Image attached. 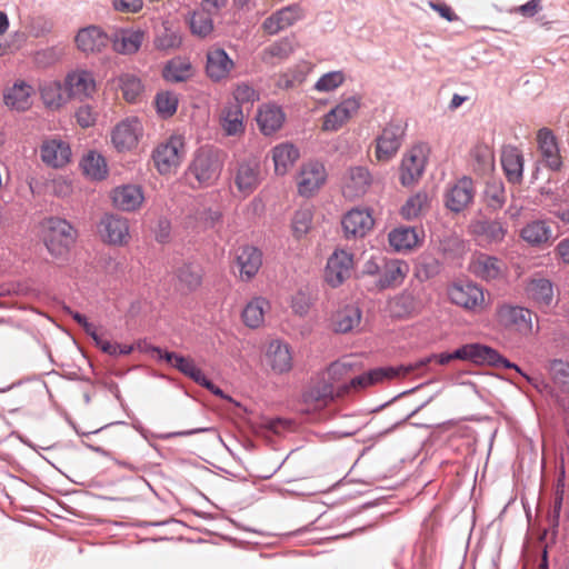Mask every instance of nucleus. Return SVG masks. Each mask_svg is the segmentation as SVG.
Listing matches in <instances>:
<instances>
[{
  "label": "nucleus",
  "mask_w": 569,
  "mask_h": 569,
  "mask_svg": "<svg viewBox=\"0 0 569 569\" xmlns=\"http://www.w3.org/2000/svg\"><path fill=\"white\" fill-rule=\"evenodd\" d=\"M485 197L488 207L493 210L502 208L506 202V191L500 180L488 181L485 189Z\"/></svg>",
  "instance_id": "bf43d9fd"
},
{
  "label": "nucleus",
  "mask_w": 569,
  "mask_h": 569,
  "mask_svg": "<svg viewBox=\"0 0 569 569\" xmlns=\"http://www.w3.org/2000/svg\"><path fill=\"white\" fill-rule=\"evenodd\" d=\"M193 69L190 61L186 58L177 57L171 59L163 68L162 76L170 82H182L190 79Z\"/></svg>",
  "instance_id": "de8ad7c7"
},
{
  "label": "nucleus",
  "mask_w": 569,
  "mask_h": 569,
  "mask_svg": "<svg viewBox=\"0 0 569 569\" xmlns=\"http://www.w3.org/2000/svg\"><path fill=\"white\" fill-rule=\"evenodd\" d=\"M551 237L552 231L545 221H532L521 230V238L530 244L546 243Z\"/></svg>",
  "instance_id": "3c124183"
},
{
  "label": "nucleus",
  "mask_w": 569,
  "mask_h": 569,
  "mask_svg": "<svg viewBox=\"0 0 569 569\" xmlns=\"http://www.w3.org/2000/svg\"><path fill=\"white\" fill-rule=\"evenodd\" d=\"M432 359H435L439 365L442 366L448 365L452 360H468L476 365H489L497 368L502 367L507 369H513L517 373L525 377L528 381L531 380L527 375H525L520 370V368L516 363H512L509 360H507L497 350L479 343L465 345L453 352H442L439 355H435ZM430 361L431 358H428L413 365V371L422 366H426ZM409 367H412V365H410Z\"/></svg>",
  "instance_id": "f257e3e1"
},
{
  "label": "nucleus",
  "mask_w": 569,
  "mask_h": 569,
  "mask_svg": "<svg viewBox=\"0 0 569 569\" xmlns=\"http://www.w3.org/2000/svg\"><path fill=\"white\" fill-rule=\"evenodd\" d=\"M41 240L52 259L66 263L73 248L78 232L66 219L50 217L40 223Z\"/></svg>",
  "instance_id": "f03ea898"
},
{
  "label": "nucleus",
  "mask_w": 569,
  "mask_h": 569,
  "mask_svg": "<svg viewBox=\"0 0 569 569\" xmlns=\"http://www.w3.org/2000/svg\"><path fill=\"white\" fill-rule=\"evenodd\" d=\"M372 179L369 170L365 167L350 168L342 182L343 196L355 199L363 196L371 186Z\"/></svg>",
  "instance_id": "a878e982"
},
{
  "label": "nucleus",
  "mask_w": 569,
  "mask_h": 569,
  "mask_svg": "<svg viewBox=\"0 0 569 569\" xmlns=\"http://www.w3.org/2000/svg\"><path fill=\"white\" fill-rule=\"evenodd\" d=\"M178 107V98L174 93L164 91L156 97V108L163 118L171 117L176 113Z\"/></svg>",
  "instance_id": "052dcab7"
},
{
  "label": "nucleus",
  "mask_w": 569,
  "mask_h": 569,
  "mask_svg": "<svg viewBox=\"0 0 569 569\" xmlns=\"http://www.w3.org/2000/svg\"><path fill=\"white\" fill-rule=\"evenodd\" d=\"M469 233L480 242L497 243L505 239L507 229L499 220L473 219L468 226Z\"/></svg>",
  "instance_id": "aec40b11"
},
{
  "label": "nucleus",
  "mask_w": 569,
  "mask_h": 569,
  "mask_svg": "<svg viewBox=\"0 0 569 569\" xmlns=\"http://www.w3.org/2000/svg\"><path fill=\"white\" fill-rule=\"evenodd\" d=\"M538 147L546 164L558 170L561 166L558 144L556 138L549 129H540L537 134Z\"/></svg>",
  "instance_id": "58836bf2"
},
{
  "label": "nucleus",
  "mask_w": 569,
  "mask_h": 569,
  "mask_svg": "<svg viewBox=\"0 0 569 569\" xmlns=\"http://www.w3.org/2000/svg\"><path fill=\"white\" fill-rule=\"evenodd\" d=\"M190 31L198 38H206L213 31L212 17L204 11L194 10L188 19Z\"/></svg>",
  "instance_id": "864d4df0"
},
{
  "label": "nucleus",
  "mask_w": 569,
  "mask_h": 569,
  "mask_svg": "<svg viewBox=\"0 0 569 569\" xmlns=\"http://www.w3.org/2000/svg\"><path fill=\"white\" fill-rule=\"evenodd\" d=\"M358 366L349 358H343L339 361L331 363L327 370L328 383H332L333 387H338L345 383L346 380H350L351 376L358 371Z\"/></svg>",
  "instance_id": "8fccbe9b"
},
{
  "label": "nucleus",
  "mask_w": 569,
  "mask_h": 569,
  "mask_svg": "<svg viewBox=\"0 0 569 569\" xmlns=\"http://www.w3.org/2000/svg\"><path fill=\"white\" fill-rule=\"evenodd\" d=\"M96 346L110 356L129 355L133 350L132 346L111 342L102 337L99 339L96 338Z\"/></svg>",
  "instance_id": "0e129e2a"
},
{
  "label": "nucleus",
  "mask_w": 569,
  "mask_h": 569,
  "mask_svg": "<svg viewBox=\"0 0 569 569\" xmlns=\"http://www.w3.org/2000/svg\"><path fill=\"white\" fill-rule=\"evenodd\" d=\"M526 292L539 307H549L553 300L552 283L542 277L532 278L526 286Z\"/></svg>",
  "instance_id": "37998d69"
},
{
  "label": "nucleus",
  "mask_w": 569,
  "mask_h": 569,
  "mask_svg": "<svg viewBox=\"0 0 569 569\" xmlns=\"http://www.w3.org/2000/svg\"><path fill=\"white\" fill-rule=\"evenodd\" d=\"M353 268V254L345 249H337L327 261L326 281L332 288H337L351 277Z\"/></svg>",
  "instance_id": "9b49d317"
},
{
  "label": "nucleus",
  "mask_w": 569,
  "mask_h": 569,
  "mask_svg": "<svg viewBox=\"0 0 569 569\" xmlns=\"http://www.w3.org/2000/svg\"><path fill=\"white\" fill-rule=\"evenodd\" d=\"M41 160L52 168H62L69 163L71 150L67 142L59 139H48L40 148Z\"/></svg>",
  "instance_id": "cd10ccee"
},
{
  "label": "nucleus",
  "mask_w": 569,
  "mask_h": 569,
  "mask_svg": "<svg viewBox=\"0 0 569 569\" xmlns=\"http://www.w3.org/2000/svg\"><path fill=\"white\" fill-rule=\"evenodd\" d=\"M143 137V126L136 117L118 122L111 131V143L118 152L133 151Z\"/></svg>",
  "instance_id": "0eeeda50"
},
{
  "label": "nucleus",
  "mask_w": 569,
  "mask_h": 569,
  "mask_svg": "<svg viewBox=\"0 0 569 569\" xmlns=\"http://www.w3.org/2000/svg\"><path fill=\"white\" fill-rule=\"evenodd\" d=\"M361 310L353 305L346 306L338 310L332 318L335 331L346 333L360 325Z\"/></svg>",
  "instance_id": "a18cd8bd"
},
{
  "label": "nucleus",
  "mask_w": 569,
  "mask_h": 569,
  "mask_svg": "<svg viewBox=\"0 0 569 569\" xmlns=\"http://www.w3.org/2000/svg\"><path fill=\"white\" fill-rule=\"evenodd\" d=\"M409 272L407 262L393 259L386 262L382 274L378 281L380 289L393 288L400 286Z\"/></svg>",
  "instance_id": "79ce46f5"
},
{
  "label": "nucleus",
  "mask_w": 569,
  "mask_h": 569,
  "mask_svg": "<svg viewBox=\"0 0 569 569\" xmlns=\"http://www.w3.org/2000/svg\"><path fill=\"white\" fill-rule=\"evenodd\" d=\"M178 279L188 290H194L202 282V269L194 264H183L178 270Z\"/></svg>",
  "instance_id": "13d9d810"
},
{
  "label": "nucleus",
  "mask_w": 569,
  "mask_h": 569,
  "mask_svg": "<svg viewBox=\"0 0 569 569\" xmlns=\"http://www.w3.org/2000/svg\"><path fill=\"white\" fill-rule=\"evenodd\" d=\"M234 102L240 106L242 103L253 102L259 99L257 91L248 83H239L233 91Z\"/></svg>",
  "instance_id": "69168bd1"
},
{
  "label": "nucleus",
  "mask_w": 569,
  "mask_h": 569,
  "mask_svg": "<svg viewBox=\"0 0 569 569\" xmlns=\"http://www.w3.org/2000/svg\"><path fill=\"white\" fill-rule=\"evenodd\" d=\"M313 211L310 207H301L291 219V232L296 239L305 237L312 227Z\"/></svg>",
  "instance_id": "5fc2aeb1"
},
{
  "label": "nucleus",
  "mask_w": 569,
  "mask_h": 569,
  "mask_svg": "<svg viewBox=\"0 0 569 569\" xmlns=\"http://www.w3.org/2000/svg\"><path fill=\"white\" fill-rule=\"evenodd\" d=\"M266 358L271 369L278 373L287 372L292 367V356L289 346L274 340L268 345Z\"/></svg>",
  "instance_id": "c9c22d12"
},
{
  "label": "nucleus",
  "mask_w": 569,
  "mask_h": 569,
  "mask_svg": "<svg viewBox=\"0 0 569 569\" xmlns=\"http://www.w3.org/2000/svg\"><path fill=\"white\" fill-rule=\"evenodd\" d=\"M303 17L305 11L299 4H290L267 17L261 23V29L268 36H276L300 21Z\"/></svg>",
  "instance_id": "4468645a"
},
{
  "label": "nucleus",
  "mask_w": 569,
  "mask_h": 569,
  "mask_svg": "<svg viewBox=\"0 0 569 569\" xmlns=\"http://www.w3.org/2000/svg\"><path fill=\"white\" fill-rule=\"evenodd\" d=\"M413 371V367H385L376 368L366 373L350 378L349 381L337 387L338 398H347L362 392L369 387L376 386L396 377H405Z\"/></svg>",
  "instance_id": "7ed1b4c3"
},
{
  "label": "nucleus",
  "mask_w": 569,
  "mask_h": 569,
  "mask_svg": "<svg viewBox=\"0 0 569 569\" xmlns=\"http://www.w3.org/2000/svg\"><path fill=\"white\" fill-rule=\"evenodd\" d=\"M293 51V40L284 37L264 48L261 52V60L268 64H277L288 59Z\"/></svg>",
  "instance_id": "c03bdc74"
},
{
  "label": "nucleus",
  "mask_w": 569,
  "mask_h": 569,
  "mask_svg": "<svg viewBox=\"0 0 569 569\" xmlns=\"http://www.w3.org/2000/svg\"><path fill=\"white\" fill-rule=\"evenodd\" d=\"M505 263L492 256L486 253L475 254L469 263V270L477 278L491 281L502 277Z\"/></svg>",
  "instance_id": "b1692460"
},
{
  "label": "nucleus",
  "mask_w": 569,
  "mask_h": 569,
  "mask_svg": "<svg viewBox=\"0 0 569 569\" xmlns=\"http://www.w3.org/2000/svg\"><path fill=\"white\" fill-rule=\"evenodd\" d=\"M142 0H113V7L120 12L136 13L142 9Z\"/></svg>",
  "instance_id": "774afa93"
},
{
  "label": "nucleus",
  "mask_w": 569,
  "mask_h": 569,
  "mask_svg": "<svg viewBox=\"0 0 569 569\" xmlns=\"http://www.w3.org/2000/svg\"><path fill=\"white\" fill-rule=\"evenodd\" d=\"M360 108V98L359 97H349L342 100L339 104L332 108L327 114L323 117L322 121V130L323 131H338L341 129L348 121L358 113Z\"/></svg>",
  "instance_id": "2eb2a0df"
},
{
  "label": "nucleus",
  "mask_w": 569,
  "mask_h": 569,
  "mask_svg": "<svg viewBox=\"0 0 569 569\" xmlns=\"http://www.w3.org/2000/svg\"><path fill=\"white\" fill-rule=\"evenodd\" d=\"M98 234L104 243L124 246L130 240L129 221L124 217L107 213L98 224Z\"/></svg>",
  "instance_id": "9d476101"
},
{
  "label": "nucleus",
  "mask_w": 569,
  "mask_h": 569,
  "mask_svg": "<svg viewBox=\"0 0 569 569\" xmlns=\"http://www.w3.org/2000/svg\"><path fill=\"white\" fill-rule=\"evenodd\" d=\"M234 68L232 59L221 48H210L207 52L206 73L214 82L229 77Z\"/></svg>",
  "instance_id": "393cba45"
},
{
  "label": "nucleus",
  "mask_w": 569,
  "mask_h": 569,
  "mask_svg": "<svg viewBox=\"0 0 569 569\" xmlns=\"http://www.w3.org/2000/svg\"><path fill=\"white\" fill-rule=\"evenodd\" d=\"M271 156L274 173L277 176H284L292 169L300 157V152L295 144L282 142L272 148Z\"/></svg>",
  "instance_id": "2f4dec72"
},
{
  "label": "nucleus",
  "mask_w": 569,
  "mask_h": 569,
  "mask_svg": "<svg viewBox=\"0 0 569 569\" xmlns=\"http://www.w3.org/2000/svg\"><path fill=\"white\" fill-rule=\"evenodd\" d=\"M117 87L128 102H134L142 92V84L138 77L129 73L121 74L116 80Z\"/></svg>",
  "instance_id": "6e6d98bb"
},
{
  "label": "nucleus",
  "mask_w": 569,
  "mask_h": 569,
  "mask_svg": "<svg viewBox=\"0 0 569 569\" xmlns=\"http://www.w3.org/2000/svg\"><path fill=\"white\" fill-rule=\"evenodd\" d=\"M33 88L24 81H17L3 93L4 104L17 111H26L32 104Z\"/></svg>",
  "instance_id": "7c9ffc66"
},
{
  "label": "nucleus",
  "mask_w": 569,
  "mask_h": 569,
  "mask_svg": "<svg viewBox=\"0 0 569 569\" xmlns=\"http://www.w3.org/2000/svg\"><path fill=\"white\" fill-rule=\"evenodd\" d=\"M497 322L507 330L528 336L533 332V313L523 307L501 305L496 311Z\"/></svg>",
  "instance_id": "423d86ee"
},
{
  "label": "nucleus",
  "mask_w": 569,
  "mask_h": 569,
  "mask_svg": "<svg viewBox=\"0 0 569 569\" xmlns=\"http://www.w3.org/2000/svg\"><path fill=\"white\" fill-rule=\"evenodd\" d=\"M423 239V232L412 227H399L390 231L389 244L398 252L410 251Z\"/></svg>",
  "instance_id": "72a5a7b5"
},
{
  "label": "nucleus",
  "mask_w": 569,
  "mask_h": 569,
  "mask_svg": "<svg viewBox=\"0 0 569 569\" xmlns=\"http://www.w3.org/2000/svg\"><path fill=\"white\" fill-rule=\"evenodd\" d=\"M427 162V150L422 144L412 147L402 158L400 182L403 187L413 186L422 176Z\"/></svg>",
  "instance_id": "f8f14e48"
},
{
  "label": "nucleus",
  "mask_w": 569,
  "mask_h": 569,
  "mask_svg": "<svg viewBox=\"0 0 569 569\" xmlns=\"http://www.w3.org/2000/svg\"><path fill=\"white\" fill-rule=\"evenodd\" d=\"M475 189L470 178L463 177L452 184L445 193V206L448 210L459 213L473 201Z\"/></svg>",
  "instance_id": "dca6fc26"
},
{
  "label": "nucleus",
  "mask_w": 569,
  "mask_h": 569,
  "mask_svg": "<svg viewBox=\"0 0 569 569\" xmlns=\"http://www.w3.org/2000/svg\"><path fill=\"white\" fill-rule=\"evenodd\" d=\"M501 166L509 182L519 183L523 176V157L513 146H505L501 151Z\"/></svg>",
  "instance_id": "473e14b6"
},
{
  "label": "nucleus",
  "mask_w": 569,
  "mask_h": 569,
  "mask_svg": "<svg viewBox=\"0 0 569 569\" xmlns=\"http://www.w3.org/2000/svg\"><path fill=\"white\" fill-rule=\"evenodd\" d=\"M470 157L473 170L478 174H487L495 169V153L488 144H476L471 150Z\"/></svg>",
  "instance_id": "49530a36"
},
{
  "label": "nucleus",
  "mask_w": 569,
  "mask_h": 569,
  "mask_svg": "<svg viewBox=\"0 0 569 569\" xmlns=\"http://www.w3.org/2000/svg\"><path fill=\"white\" fill-rule=\"evenodd\" d=\"M222 152L212 147H201L189 166V174L200 187L212 186L220 177L223 167Z\"/></svg>",
  "instance_id": "20e7f679"
},
{
  "label": "nucleus",
  "mask_w": 569,
  "mask_h": 569,
  "mask_svg": "<svg viewBox=\"0 0 569 569\" xmlns=\"http://www.w3.org/2000/svg\"><path fill=\"white\" fill-rule=\"evenodd\" d=\"M220 124L227 136H240L244 132V114L238 103H228L221 111Z\"/></svg>",
  "instance_id": "e433bc0d"
},
{
  "label": "nucleus",
  "mask_w": 569,
  "mask_h": 569,
  "mask_svg": "<svg viewBox=\"0 0 569 569\" xmlns=\"http://www.w3.org/2000/svg\"><path fill=\"white\" fill-rule=\"evenodd\" d=\"M39 92L43 104L51 110L61 109L70 100L64 81L46 80L40 83Z\"/></svg>",
  "instance_id": "c85d7f7f"
},
{
  "label": "nucleus",
  "mask_w": 569,
  "mask_h": 569,
  "mask_svg": "<svg viewBox=\"0 0 569 569\" xmlns=\"http://www.w3.org/2000/svg\"><path fill=\"white\" fill-rule=\"evenodd\" d=\"M234 183L243 196L252 193L260 183L259 163L257 161L241 163L237 169Z\"/></svg>",
  "instance_id": "f704fd0d"
},
{
  "label": "nucleus",
  "mask_w": 569,
  "mask_h": 569,
  "mask_svg": "<svg viewBox=\"0 0 569 569\" xmlns=\"http://www.w3.org/2000/svg\"><path fill=\"white\" fill-rule=\"evenodd\" d=\"M109 40L110 37L94 24L81 28L74 37L77 48L86 54L100 53L107 48Z\"/></svg>",
  "instance_id": "6ab92c4d"
},
{
  "label": "nucleus",
  "mask_w": 569,
  "mask_h": 569,
  "mask_svg": "<svg viewBox=\"0 0 569 569\" xmlns=\"http://www.w3.org/2000/svg\"><path fill=\"white\" fill-rule=\"evenodd\" d=\"M390 312L397 318H408L421 312L422 302L409 291H403L389 302Z\"/></svg>",
  "instance_id": "ea45409f"
},
{
  "label": "nucleus",
  "mask_w": 569,
  "mask_h": 569,
  "mask_svg": "<svg viewBox=\"0 0 569 569\" xmlns=\"http://www.w3.org/2000/svg\"><path fill=\"white\" fill-rule=\"evenodd\" d=\"M347 238H362L375 224L371 211L363 208H353L348 211L341 221Z\"/></svg>",
  "instance_id": "a211bd4d"
},
{
  "label": "nucleus",
  "mask_w": 569,
  "mask_h": 569,
  "mask_svg": "<svg viewBox=\"0 0 569 569\" xmlns=\"http://www.w3.org/2000/svg\"><path fill=\"white\" fill-rule=\"evenodd\" d=\"M64 86L70 100L77 99L83 101L90 99L97 92V82L91 71L86 69H76L64 77Z\"/></svg>",
  "instance_id": "ddd939ff"
},
{
  "label": "nucleus",
  "mask_w": 569,
  "mask_h": 569,
  "mask_svg": "<svg viewBox=\"0 0 569 569\" xmlns=\"http://www.w3.org/2000/svg\"><path fill=\"white\" fill-rule=\"evenodd\" d=\"M549 371L559 390L569 395V362L555 359L550 361Z\"/></svg>",
  "instance_id": "4d7b16f0"
},
{
  "label": "nucleus",
  "mask_w": 569,
  "mask_h": 569,
  "mask_svg": "<svg viewBox=\"0 0 569 569\" xmlns=\"http://www.w3.org/2000/svg\"><path fill=\"white\" fill-rule=\"evenodd\" d=\"M112 206L122 211H136L144 201L141 187L137 184H122L113 188L110 192Z\"/></svg>",
  "instance_id": "412c9836"
},
{
  "label": "nucleus",
  "mask_w": 569,
  "mask_h": 569,
  "mask_svg": "<svg viewBox=\"0 0 569 569\" xmlns=\"http://www.w3.org/2000/svg\"><path fill=\"white\" fill-rule=\"evenodd\" d=\"M343 81L345 73L342 71H331L320 77L315 84V89L320 92H330L339 88Z\"/></svg>",
  "instance_id": "e2e57ef3"
},
{
  "label": "nucleus",
  "mask_w": 569,
  "mask_h": 569,
  "mask_svg": "<svg viewBox=\"0 0 569 569\" xmlns=\"http://www.w3.org/2000/svg\"><path fill=\"white\" fill-rule=\"evenodd\" d=\"M146 38L140 29H119L111 37L110 42L114 52L119 54H134L141 48Z\"/></svg>",
  "instance_id": "bb28decb"
},
{
  "label": "nucleus",
  "mask_w": 569,
  "mask_h": 569,
  "mask_svg": "<svg viewBox=\"0 0 569 569\" xmlns=\"http://www.w3.org/2000/svg\"><path fill=\"white\" fill-rule=\"evenodd\" d=\"M83 172L94 180L104 179L108 167L104 158L96 151H89L81 160Z\"/></svg>",
  "instance_id": "603ef678"
},
{
  "label": "nucleus",
  "mask_w": 569,
  "mask_h": 569,
  "mask_svg": "<svg viewBox=\"0 0 569 569\" xmlns=\"http://www.w3.org/2000/svg\"><path fill=\"white\" fill-rule=\"evenodd\" d=\"M186 156L184 139L180 134H172L159 142L151 153L156 170L161 176L174 174Z\"/></svg>",
  "instance_id": "39448f33"
},
{
  "label": "nucleus",
  "mask_w": 569,
  "mask_h": 569,
  "mask_svg": "<svg viewBox=\"0 0 569 569\" xmlns=\"http://www.w3.org/2000/svg\"><path fill=\"white\" fill-rule=\"evenodd\" d=\"M406 126L401 120H392L386 124L382 132L376 139V158L378 161L387 162L392 159L405 136Z\"/></svg>",
  "instance_id": "6e6552de"
},
{
  "label": "nucleus",
  "mask_w": 569,
  "mask_h": 569,
  "mask_svg": "<svg viewBox=\"0 0 569 569\" xmlns=\"http://www.w3.org/2000/svg\"><path fill=\"white\" fill-rule=\"evenodd\" d=\"M284 121V113L280 107L274 104H263L257 113V123L260 131L266 134H272L279 130Z\"/></svg>",
  "instance_id": "4c0bfd02"
},
{
  "label": "nucleus",
  "mask_w": 569,
  "mask_h": 569,
  "mask_svg": "<svg viewBox=\"0 0 569 569\" xmlns=\"http://www.w3.org/2000/svg\"><path fill=\"white\" fill-rule=\"evenodd\" d=\"M181 36L171 29L164 28L154 39V47L159 50H172L181 46Z\"/></svg>",
  "instance_id": "680f3d73"
},
{
  "label": "nucleus",
  "mask_w": 569,
  "mask_h": 569,
  "mask_svg": "<svg viewBox=\"0 0 569 569\" xmlns=\"http://www.w3.org/2000/svg\"><path fill=\"white\" fill-rule=\"evenodd\" d=\"M430 200L426 191H418L409 197L400 209V214L406 220H413L428 211Z\"/></svg>",
  "instance_id": "09e8293b"
},
{
  "label": "nucleus",
  "mask_w": 569,
  "mask_h": 569,
  "mask_svg": "<svg viewBox=\"0 0 569 569\" xmlns=\"http://www.w3.org/2000/svg\"><path fill=\"white\" fill-rule=\"evenodd\" d=\"M270 310V302L263 297H253L243 308L241 317L243 323L257 329L264 323V316Z\"/></svg>",
  "instance_id": "a19ab883"
},
{
  "label": "nucleus",
  "mask_w": 569,
  "mask_h": 569,
  "mask_svg": "<svg viewBox=\"0 0 569 569\" xmlns=\"http://www.w3.org/2000/svg\"><path fill=\"white\" fill-rule=\"evenodd\" d=\"M450 301L466 310L480 312L486 309L485 292L472 282H455L448 289Z\"/></svg>",
  "instance_id": "1a4fd4ad"
},
{
  "label": "nucleus",
  "mask_w": 569,
  "mask_h": 569,
  "mask_svg": "<svg viewBox=\"0 0 569 569\" xmlns=\"http://www.w3.org/2000/svg\"><path fill=\"white\" fill-rule=\"evenodd\" d=\"M237 264L242 280H251L262 266V252L252 246H243L238 249Z\"/></svg>",
  "instance_id": "c756f323"
},
{
  "label": "nucleus",
  "mask_w": 569,
  "mask_h": 569,
  "mask_svg": "<svg viewBox=\"0 0 569 569\" xmlns=\"http://www.w3.org/2000/svg\"><path fill=\"white\" fill-rule=\"evenodd\" d=\"M326 181V170L321 163L309 162L302 166L298 176V192L312 196Z\"/></svg>",
  "instance_id": "5701e85b"
},
{
  "label": "nucleus",
  "mask_w": 569,
  "mask_h": 569,
  "mask_svg": "<svg viewBox=\"0 0 569 569\" xmlns=\"http://www.w3.org/2000/svg\"><path fill=\"white\" fill-rule=\"evenodd\" d=\"M77 122L82 128H89L94 124L97 116L89 106L80 107L76 112Z\"/></svg>",
  "instance_id": "338daca9"
},
{
  "label": "nucleus",
  "mask_w": 569,
  "mask_h": 569,
  "mask_svg": "<svg viewBox=\"0 0 569 569\" xmlns=\"http://www.w3.org/2000/svg\"><path fill=\"white\" fill-rule=\"evenodd\" d=\"M152 351L158 356L159 359L166 360L169 365L178 369L181 373L192 379L198 385L207 383V377L200 368L197 367L193 359L190 357H183L176 352L163 351L160 348L154 347Z\"/></svg>",
  "instance_id": "4be33fe9"
},
{
  "label": "nucleus",
  "mask_w": 569,
  "mask_h": 569,
  "mask_svg": "<svg viewBox=\"0 0 569 569\" xmlns=\"http://www.w3.org/2000/svg\"><path fill=\"white\" fill-rule=\"evenodd\" d=\"M338 398L337 387L326 380L317 381L302 395V401L308 411H317L326 408Z\"/></svg>",
  "instance_id": "f3484780"
}]
</instances>
